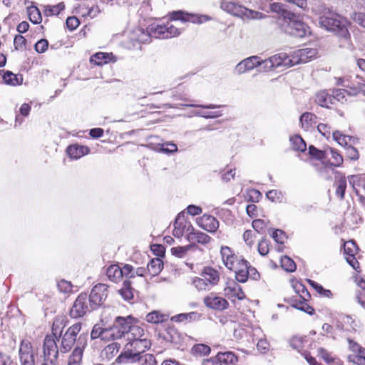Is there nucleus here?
Wrapping results in <instances>:
<instances>
[{
	"label": "nucleus",
	"instance_id": "obj_27",
	"mask_svg": "<svg viewBox=\"0 0 365 365\" xmlns=\"http://www.w3.org/2000/svg\"><path fill=\"white\" fill-rule=\"evenodd\" d=\"M337 327L345 331L351 332L355 331L356 324L350 316L341 315L337 321Z\"/></svg>",
	"mask_w": 365,
	"mask_h": 365
},
{
	"label": "nucleus",
	"instance_id": "obj_25",
	"mask_svg": "<svg viewBox=\"0 0 365 365\" xmlns=\"http://www.w3.org/2000/svg\"><path fill=\"white\" fill-rule=\"evenodd\" d=\"M187 239L193 247L197 243L202 245H206L209 243L211 237L204 232L194 230L187 234Z\"/></svg>",
	"mask_w": 365,
	"mask_h": 365
},
{
	"label": "nucleus",
	"instance_id": "obj_54",
	"mask_svg": "<svg viewBox=\"0 0 365 365\" xmlns=\"http://www.w3.org/2000/svg\"><path fill=\"white\" fill-rule=\"evenodd\" d=\"M293 287L296 293L299 294L297 297L302 298L303 299H306V297L310 298V294L309 292L302 284L297 282L295 284L293 285Z\"/></svg>",
	"mask_w": 365,
	"mask_h": 365
},
{
	"label": "nucleus",
	"instance_id": "obj_41",
	"mask_svg": "<svg viewBox=\"0 0 365 365\" xmlns=\"http://www.w3.org/2000/svg\"><path fill=\"white\" fill-rule=\"evenodd\" d=\"M110 336V329H103L98 324H96L91 333V338L92 339L101 338L104 339Z\"/></svg>",
	"mask_w": 365,
	"mask_h": 365
},
{
	"label": "nucleus",
	"instance_id": "obj_29",
	"mask_svg": "<svg viewBox=\"0 0 365 365\" xmlns=\"http://www.w3.org/2000/svg\"><path fill=\"white\" fill-rule=\"evenodd\" d=\"M106 274L108 279L115 283L120 282L123 279L121 267L118 264H111L107 269Z\"/></svg>",
	"mask_w": 365,
	"mask_h": 365
},
{
	"label": "nucleus",
	"instance_id": "obj_7",
	"mask_svg": "<svg viewBox=\"0 0 365 365\" xmlns=\"http://www.w3.org/2000/svg\"><path fill=\"white\" fill-rule=\"evenodd\" d=\"M81 330V324L76 323L67 329L62 334V331L58 330V341L61 339L60 351L63 353L69 351L75 343L77 344V336Z\"/></svg>",
	"mask_w": 365,
	"mask_h": 365
},
{
	"label": "nucleus",
	"instance_id": "obj_24",
	"mask_svg": "<svg viewBox=\"0 0 365 365\" xmlns=\"http://www.w3.org/2000/svg\"><path fill=\"white\" fill-rule=\"evenodd\" d=\"M89 152L90 149L88 147L78 144L71 145L66 149L68 155L73 160H78L88 154Z\"/></svg>",
	"mask_w": 365,
	"mask_h": 365
},
{
	"label": "nucleus",
	"instance_id": "obj_5",
	"mask_svg": "<svg viewBox=\"0 0 365 365\" xmlns=\"http://www.w3.org/2000/svg\"><path fill=\"white\" fill-rule=\"evenodd\" d=\"M220 281V274L217 270L207 267L204 268L199 277L192 279V284L198 291H209L217 285Z\"/></svg>",
	"mask_w": 365,
	"mask_h": 365
},
{
	"label": "nucleus",
	"instance_id": "obj_2",
	"mask_svg": "<svg viewBox=\"0 0 365 365\" xmlns=\"http://www.w3.org/2000/svg\"><path fill=\"white\" fill-rule=\"evenodd\" d=\"M220 8L224 11L232 16L241 18L243 20L267 19L269 22L273 21L272 18L267 16L261 12L249 9L230 0H222L220 3Z\"/></svg>",
	"mask_w": 365,
	"mask_h": 365
},
{
	"label": "nucleus",
	"instance_id": "obj_53",
	"mask_svg": "<svg viewBox=\"0 0 365 365\" xmlns=\"http://www.w3.org/2000/svg\"><path fill=\"white\" fill-rule=\"evenodd\" d=\"M135 359V361H139L140 365H156V360L154 356L150 354H146L143 356L140 355Z\"/></svg>",
	"mask_w": 365,
	"mask_h": 365
},
{
	"label": "nucleus",
	"instance_id": "obj_21",
	"mask_svg": "<svg viewBox=\"0 0 365 365\" xmlns=\"http://www.w3.org/2000/svg\"><path fill=\"white\" fill-rule=\"evenodd\" d=\"M259 65V58L257 56L248 57L237 64L235 71L237 74H242L250 71Z\"/></svg>",
	"mask_w": 365,
	"mask_h": 365
},
{
	"label": "nucleus",
	"instance_id": "obj_12",
	"mask_svg": "<svg viewBox=\"0 0 365 365\" xmlns=\"http://www.w3.org/2000/svg\"><path fill=\"white\" fill-rule=\"evenodd\" d=\"M170 19L173 21H181L182 22L202 24L210 21L211 17L207 15H197L179 10L170 14Z\"/></svg>",
	"mask_w": 365,
	"mask_h": 365
},
{
	"label": "nucleus",
	"instance_id": "obj_39",
	"mask_svg": "<svg viewBox=\"0 0 365 365\" xmlns=\"http://www.w3.org/2000/svg\"><path fill=\"white\" fill-rule=\"evenodd\" d=\"M3 80L5 83L11 86H17L21 85L23 81V78L21 76H18L13 73L11 71H5L3 75Z\"/></svg>",
	"mask_w": 365,
	"mask_h": 365
},
{
	"label": "nucleus",
	"instance_id": "obj_52",
	"mask_svg": "<svg viewBox=\"0 0 365 365\" xmlns=\"http://www.w3.org/2000/svg\"><path fill=\"white\" fill-rule=\"evenodd\" d=\"M309 153L312 157L320 160H324L328 156V151L319 150L313 145L309 146Z\"/></svg>",
	"mask_w": 365,
	"mask_h": 365
},
{
	"label": "nucleus",
	"instance_id": "obj_11",
	"mask_svg": "<svg viewBox=\"0 0 365 365\" xmlns=\"http://www.w3.org/2000/svg\"><path fill=\"white\" fill-rule=\"evenodd\" d=\"M220 253L225 266L230 270L237 268V266H240L241 262L246 261L242 256L236 255L227 246L222 247Z\"/></svg>",
	"mask_w": 365,
	"mask_h": 365
},
{
	"label": "nucleus",
	"instance_id": "obj_35",
	"mask_svg": "<svg viewBox=\"0 0 365 365\" xmlns=\"http://www.w3.org/2000/svg\"><path fill=\"white\" fill-rule=\"evenodd\" d=\"M163 268V263L160 258L152 259L147 266V271L152 276L158 275Z\"/></svg>",
	"mask_w": 365,
	"mask_h": 365
},
{
	"label": "nucleus",
	"instance_id": "obj_23",
	"mask_svg": "<svg viewBox=\"0 0 365 365\" xmlns=\"http://www.w3.org/2000/svg\"><path fill=\"white\" fill-rule=\"evenodd\" d=\"M197 224L203 230L213 232L219 227L218 220L213 216L210 215H203L197 219Z\"/></svg>",
	"mask_w": 365,
	"mask_h": 365
},
{
	"label": "nucleus",
	"instance_id": "obj_10",
	"mask_svg": "<svg viewBox=\"0 0 365 365\" xmlns=\"http://www.w3.org/2000/svg\"><path fill=\"white\" fill-rule=\"evenodd\" d=\"M108 296V286L105 284L95 285L89 295V303L91 309H96L103 305Z\"/></svg>",
	"mask_w": 365,
	"mask_h": 365
},
{
	"label": "nucleus",
	"instance_id": "obj_34",
	"mask_svg": "<svg viewBox=\"0 0 365 365\" xmlns=\"http://www.w3.org/2000/svg\"><path fill=\"white\" fill-rule=\"evenodd\" d=\"M113 58V54L108 53H102L99 52L96 53L95 55H93L91 57V62L93 63L96 65H103L109 63L112 61Z\"/></svg>",
	"mask_w": 365,
	"mask_h": 365
},
{
	"label": "nucleus",
	"instance_id": "obj_63",
	"mask_svg": "<svg viewBox=\"0 0 365 365\" xmlns=\"http://www.w3.org/2000/svg\"><path fill=\"white\" fill-rule=\"evenodd\" d=\"M58 290L63 293H68L72 290L71 283L68 281L62 279L57 284Z\"/></svg>",
	"mask_w": 365,
	"mask_h": 365
},
{
	"label": "nucleus",
	"instance_id": "obj_1",
	"mask_svg": "<svg viewBox=\"0 0 365 365\" xmlns=\"http://www.w3.org/2000/svg\"><path fill=\"white\" fill-rule=\"evenodd\" d=\"M278 26L284 33L298 38L310 34L309 27L293 13H285L278 21Z\"/></svg>",
	"mask_w": 365,
	"mask_h": 365
},
{
	"label": "nucleus",
	"instance_id": "obj_15",
	"mask_svg": "<svg viewBox=\"0 0 365 365\" xmlns=\"http://www.w3.org/2000/svg\"><path fill=\"white\" fill-rule=\"evenodd\" d=\"M362 93L365 96V84H359L357 86L350 87L349 90L335 89L331 96L332 101L336 100L339 102L344 103L346 101V95L356 96Z\"/></svg>",
	"mask_w": 365,
	"mask_h": 365
},
{
	"label": "nucleus",
	"instance_id": "obj_26",
	"mask_svg": "<svg viewBox=\"0 0 365 365\" xmlns=\"http://www.w3.org/2000/svg\"><path fill=\"white\" fill-rule=\"evenodd\" d=\"M272 66L274 68L283 66L286 67L292 66L291 56L285 53H281L269 58Z\"/></svg>",
	"mask_w": 365,
	"mask_h": 365
},
{
	"label": "nucleus",
	"instance_id": "obj_48",
	"mask_svg": "<svg viewBox=\"0 0 365 365\" xmlns=\"http://www.w3.org/2000/svg\"><path fill=\"white\" fill-rule=\"evenodd\" d=\"M118 292L122 297L126 301H129L133 297V291L130 287V282L128 280H125L123 282V287L119 289Z\"/></svg>",
	"mask_w": 365,
	"mask_h": 365
},
{
	"label": "nucleus",
	"instance_id": "obj_16",
	"mask_svg": "<svg viewBox=\"0 0 365 365\" xmlns=\"http://www.w3.org/2000/svg\"><path fill=\"white\" fill-rule=\"evenodd\" d=\"M317 54L316 48H305L299 49L291 55L292 66L304 63L315 58Z\"/></svg>",
	"mask_w": 365,
	"mask_h": 365
},
{
	"label": "nucleus",
	"instance_id": "obj_45",
	"mask_svg": "<svg viewBox=\"0 0 365 365\" xmlns=\"http://www.w3.org/2000/svg\"><path fill=\"white\" fill-rule=\"evenodd\" d=\"M281 267L284 270L288 272H293L296 270L297 265L289 257L284 255L280 259Z\"/></svg>",
	"mask_w": 365,
	"mask_h": 365
},
{
	"label": "nucleus",
	"instance_id": "obj_42",
	"mask_svg": "<svg viewBox=\"0 0 365 365\" xmlns=\"http://www.w3.org/2000/svg\"><path fill=\"white\" fill-rule=\"evenodd\" d=\"M120 348V344L117 342H113L107 345L103 350L102 354L108 359H112L118 354Z\"/></svg>",
	"mask_w": 365,
	"mask_h": 365
},
{
	"label": "nucleus",
	"instance_id": "obj_32",
	"mask_svg": "<svg viewBox=\"0 0 365 365\" xmlns=\"http://www.w3.org/2000/svg\"><path fill=\"white\" fill-rule=\"evenodd\" d=\"M128 342H133V341L140 340L143 338H148V334L145 333L143 328L139 326L134 325L133 327L128 331L126 336Z\"/></svg>",
	"mask_w": 365,
	"mask_h": 365
},
{
	"label": "nucleus",
	"instance_id": "obj_51",
	"mask_svg": "<svg viewBox=\"0 0 365 365\" xmlns=\"http://www.w3.org/2000/svg\"><path fill=\"white\" fill-rule=\"evenodd\" d=\"M192 248V245H188L186 246H179L171 248V253L172 255L179 257L182 258L185 256L187 252Z\"/></svg>",
	"mask_w": 365,
	"mask_h": 365
},
{
	"label": "nucleus",
	"instance_id": "obj_38",
	"mask_svg": "<svg viewBox=\"0 0 365 365\" xmlns=\"http://www.w3.org/2000/svg\"><path fill=\"white\" fill-rule=\"evenodd\" d=\"M333 139L336 141L340 145L346 148L351 144L354 139L351 136L343 135L341 132L335 130L332 132Z\"/></svg>",
	"mask_w": 365,
	"mask_h": 365
},
{
	"label": "nucleus",
	"instance_id": "obj_37",
	"mask_svg": "<svg viewBox=\"0 0 365 365\" xmlns=\"http://www.w3.org/2000/svg\"><path fill=\"white\" fill-rule=\"evenodd\" d=\"M163 338L168 342L178 344L180 341V334L174 327H169L162 333Z\"/></svg>",
	"mask_w": 365,
	"mask_h": 365
},
{
	"label": "nucleus",
	"instance_id": "obj_18",
	"mask_svg": "<svg viewBox=\"0 0 365 365\" xmlns=\"http://www.w3.org/2000/svg\"><path fill=\"white\" fill-rule=\"evenodd\" d=\"M203 302L206 307L217 311H223L229 307V303L225 298L216 296L214 294L205 297Z\"/></svg>",
	"mask_w": 365,
	"mask_h": 365
},
{
	"label": "nucleus",
	"instance_id": "obj_44",
	"mask_svg": "<svg viewBox=\"0 0 365 365\" xmlns=\"http://www.w3.org/2000/svg\"><path fill=\"white\" fill-rule=\"evenodd\" d=\"M211 349L209 346L204 344H197L191 349V352L196 356H205L210 354Z\"/></svg>",
	"mask_w": 365,
	"mask_h": 365
},
{
	"label": "nucleus",
	"instance_id": "obj_46",
	"mask_svg": "<svg viewBox=\"0 0 365 365\" xmlns=\"http://www.w3.org/2000/svg\"><path fill=\"white\" fill-rule=\"evenodd\" d=\"M28 16L29 20L34 24H38L42 21L41 14L36 6L28 8Z\"/></svg>",
	"mask_w": 365,
	"mask_h": 365
},
{
	"label": "nucleus",
	"instance_id": "obj_49",
	"mask_svg": "<svg viewBox=\"0 0 365 365\" xmlns=\"http://www.w3.org/2000/svg\"><path fill=\"white\" fill-rule=\"evenodd\" d=\"M270 10L274 12L277 13L279 16L277 19V24H278V21L284 17L285 13H291L290 11L286 10L284 7V5L280 3H272L269 5Z\"/></svg>",
	"mask_w": 365,
	"mask_h": 365
},
{
	"label": "nucleus",
	"instance_id": "obj_61",
	"mask_svg": "<svg viewBox=\"0 0 365 365\" xmlns=\"http://www.w3.org/2000/svg\"><path fill=\"white\" fill-rule=\"evenodd\" d=\"M349 359L358 364L362 363L363 361H365V349L361 346L360 349L356 352V355H350Z\"/></svg>",
	"mask_w": 365,
	"mask_h": 365
},
{
	"label": "nucleus",
	"instance_id": "obj_19",
	"mask_svg": "<svg viewBox=\"0 0 365 365\" xmlns=\"http://www.w3.org/2000/svg\"><path fill=\"white\" fill-rule=\"evenodd\" d=\"M87 343V334H81L78 337L77 346L72 352L69 357V362L81 365L82 356L83 354V349Z\"/></svg>",
	"mask_w": 365,
	"mask_h": 365
},
{
	"label": "nucleus",
	"instance_id": "obj_8",
	"mask_svg": "<svg viewBox=\"0 0 365 365\" xmlns=\"http://www.w3.org/2000/svg\"><path fill=\"white\" fill-rule=\"evenodd\" d=\"M148 34H149L150 39L151 37L156 38H169L180 35V31L170 24H159L153 23L147 28Z\"/></svg>",
	"mask_w": 365,
	"mask_h": 365
},
{
	"label": "nucleus",
	"instance_id": "obj_28",
	"mask_svg": "<svg viewBox=\"0 0 365 365\" xmlns=\"http://www.w3.org/2000/svg\"><path fill=\"white\" fill-rule=\"evenodd\" d=\"M309 299V298L307 297H306V299H303L299 297L292 299L291 305L297 309L302 311L309 315H312L314 314V309L307 303V301Z\"/></svg>",
	"mask_w": 365,
	"mask_h": 365
},
{
	"label": "nucleus",
	"instance_id": "obj_55",
	"mask_svg": "<svg viewBox=\"0 0 365 365\" xmlns=\"http://www.w3.org/2000/svg\"><path fill=\"white\" fill-rule=\"evenodd\" d=\"M344 250L346 256H351L356 254L358 248L354 241L350 240L344 243Z\"/></svg>",
	"mask_w": 365,
	"mask_h": 365
},
{
	"label": "nucleus",
	"instance_id": "obj_31",
	"mask_svg": "<svg viewBox=\"0 0 365 365\" xmlns=\"http://www.w3.org/2000/svg\"><path fill=\"white\" fill-rule=\"evenodd\" d=\"M217 359L220 365L235 364L238 361L237 356L232 351L219 352Z\"/></svg>",
	"mask_w": 365,
	"mask_h": 365
},
{
	"label": "nucleus",
	"instance_id": "obj_60",
	"mask_svg": "<svg viewBox=\"0 0 365 365\" xmlns=\"http://www.w3.org/2000/svg\"><path fill=\"white\" fill-rule=\"evenodd\" d=\"M26 40L21 35H16L14 39V46L16 50H23L26 48Z\"/></svg>",
	"mask_w": 365,
	"mask_h": 365
},
{
	"label": "nucleus",
	"instance_id": "obj_59",
	"mask_svg": "<svg viewBox=\"0 0 365 365\" xmlns=\"http://www.w3.org/2000/svg\"><path fill=\"white\" fill-rule=\"evenodd\" d=\"M346 148V155L351 160H356L359 158V153L356 148H355L352 143L348 145Z\"/></svg>",
	"mask_w": 365,
	"mask_h": 365
},
{
	"label": "nucleus",
	"instance_id": "obj_36",
	"mask_svg": "<svg viewBox=\"0 0 365 365\" xmlns=\"http://www.w3.org/2000/svg\"><path fill=\"white\" fill-rule=\"evenodd\" d=\"M316 103L322 107L329 108L332 104V97L326 91H321L316 94Z\"/></svg>",
	"mask_w": 365,
	"mask_h": 365
},
{
	"label": "nucleus",
	"instance_id": "obj_57",
	"mask_svg": "<svg viewBox=\"0 0 365 365\" xmlns=\"http://www.w3.org/2000/svg\"><path fill=\"white\" fill-rule=\"evenodd\" d=\"M193 115L196 116L202 117L204 118H215L222 115L221 111H213V112H201V111H195L193 112Z\"/></svg>",
	"mask_w": 365,
	"mask_h": 365
},
{
	"label": "nucleus",
	"instance_id": "obj_47",
	"mask_svg": "<svg viewBox=\"0 0 365 365\" xmlns=\"http://www.w3.org/2000/svg\"><path fill=\"white\" fill-rule=\"evenodd\" d=\"M290 142L294 150L304 152L307 149V145L302 138L298 135L290 138Z\"/></svg>",
	"mask_w": 365,
	"mask_h": 365
},
{
	"label": "nucleus",
	"instance_id": "obj_62",
	"mask_svg": "<svg viewBox=\"0 0 365 365\" xmlns=\"http://www.w3.org/2000/svg\"><path fill=\"white\" fill-rule=\"evenodd\" d=\"M48 47V42L46 39L42 38L36 42L34 46V48L36 52L39 53H44Z\"/></svg>",
	"mask_w": 365,
	"mask_h": 365
},
{
	"label": "nucleus",
	"instance_id": "obj_20",
	"mask_svg": "<svg viewBox=\"0 0 365 365\" xmlns=\"http://www.w3.org/2000/svg\"><path fill=\"white\" fill-rule=\"evenodd\" d=\"M225 295L232 301L236 299L242 300L245 298V294L242 291V287L235 281H231L227 284L224 288Z\"/></svg>",
	"mask_w": 365,
	"mask_h": 365
},
{
	"label": "nucleus",
	"instance_id": "obj_43",
	"mask_svg": "<svg viewBox=\"0 0 365 365\" xmlns=\"http://www.w3.org/2000/svg\"><path fill=\"white\" fill-rule=\"evenodd\" d=\"M168 316L160 313L158 311H153L148 313L145 317V320L149 323L158 324L166 321Z\"/></svg>",
	"mask_w": 365,
	"mask_h": 365
},
{
	"label": "nucleus",
	"instance_id": "obj_33",
	"mask_svg": "<svg viewBox=\"0 0 365 365\" xmlns=\"http://www.w3.org/2000/svg\"><path fill=\"white\" fill-rule=\"evenodd\" d=\"M317 116L312 113L306 112L303 113L299 118V121L302 128L309 130L316 124Z\"/></svg>",
	"mask_w": 365,
	"mask_h": 365
},
{
	"label": "nucleus",
	"instance_id": "obj_22",
	"mask_svg": "<svg viewBox=\"0 0 365 365\" xmlns=\"http://www.w3.org/2000/svg\"><path fill=\"white\" fill-rule=\"evenodd\" d=\"M129 39L134 47H137L138 44L149 43L150 36L147 30L145 31L140 27L135 28L129 34Z\"/></svg>",
	"mask_w": 365,
	"mask_h": 365
},
{
	"label": "nucleus",
	"instance_id": "obj_6",
	"mask_svg": "<svg viewBox=\"0 0 365 365\" xmlns=\"http://www.w3.org/2000/svg\"><path fill=\"white\" fill-rule=\"evenodd\" d=\"M58 328L55 324L53 325L52 334L46 336L43 341V353L44 361L49 362L51 365H56L58 351L56 341H58Z\"/></svg>",
	"mask_w": 365,
	"mask_h": 365
},
{
	"label": "nucleus",
	"instance_id": "obj_56",
	"mask_svg": "<svg viewBox=\"0 0 365 365\" xmlns=\"http://www.w3.org/2000/svg\"><path fill=\"white\" fill-rule=\"evenodd\" d=\"M65 9L63 3H59L54 6H48L46 9V15H58Z\"/></svg>",
	"mask_w": 365,
	"mask_h": 365
},
{
	"label": "nucleus",
	"instance_id": "obj_50",
	"mask_svg": "<svg viewBox=\"0 0 365 365\" xmlns=\"http://www.w3.org/2000/svg\"><path fill=\"white\" fill-rule=\"evenodd\" d=\"M307 282L319 294L327 298L332 297V293L329 289H325L321 284L312 279H307Z\"/></svg>",
	"mask_w": 365,
	"mask_h": 365
},
{
	"label": "nucleus",
	"instance_id": "obj_4",
	"mask_svg": "<svg viewBox=\"0 0 365 365\" xmlns=\"http://www.w3.org/2000/svg\"><path fill=\"white\" fill-rule=\"evenodd\" d=\"M150 345V340L148 338L128 342L125 346L124 352L118 356L116 361L118 363H125L128 361H135V358L148 350Z\"/></svg>",
	"mask_w": 365,
	"mask_h": 365
},
{
	"label": "nucleus",
	"instance_id": "obj_3",
	"mask_svg": "<svg viewBox=\"0 0 365 365\" xmlns=\"http://www.w3.org/2000/svg\"><path fill=\"white\" fill-rule=\"evenodd\" d=\"M319 24L327 31L335 32L339 36L346 37L349 34L344 19L329 9H324L319 16Z\"/></svg>",
	"mask_w": 365,
	"mask_h": 365
},
{
	"label": "nucleus",
	"instance_id": "obj_13",
	"mask_svg": "<svg viewBox=\"0 0 365 365\" xmlns=\"http://www.w3.org/2000/svg\"><path fill=\"white\" fill-rule=\"evenodd\" d=\"M87 299V294L84 293L78 296L70 310V315L72 318L83 317L87 312L93 310L91 308V304L88 305Z\"/></svg>",
	"mask_w": 365,
	"mask_h": 365
},
{
	"label": "nucleus",
	"instance_id": "obj_30",
	"mask_svg": "<svg viewBox=\"0 0 365 365\" xmlns=\"http://www.w3.org/2000/svg\"><path fill=\"white\" fill-rule=\"evenodd\" d=\"M248 264L249 263L246 260L244 262H241L240 266H237V268L232 269L235 273V278L237 282L244 283L247 280L249 275Z\"/></svg>",
	"mask_w": 365,
	"mask_h": 365
},
{
	"label": "nucleus",
	"instance_id": "obj_9",
	"mask_svg": "<svg viewBox=\"0 0 365 365\" xmlns=\"http://www.w3.org/2000/svg\"><path fill=\"white\" fill-rule=\"evenodd\" d=\"M133 318L130 316L127 317H118L112 327L110 328V337L113 339H120L128 334V331L133 327Z\"/></svg>",
	"mask_w": 365,
	"mask_h": 365
},
{
	"label": "nucleus",
	"instance_id": "obj_17",
	"mask_svg": "<svg viewBox=\"0 0 365 365\" xmlns=\"http://www.w3.org/2000/svg\"><path fill=\"white\" fill-rule=\"evenodd\" d=\"M330 155V163L329 165H324L323 168L319 170V173L322 177L329 179L331 176L327 174L329 171L333 172L332 167H339L343 163L342 156L335 150L330 149L328 153V155Z\"/></svg>",
	"mask_w": 365,
	"mask_h": 365
},
{
	"label": "nucleus",
	"instance_id": "obj_14",
	"mask_svg": "<svg viewBox=\"0 0 365 365\" xmlns=\"http://www.w3.org/2000/svg\"><path fill=\"white\" fill-rule=\"evenodd\" d=\"M19 356L21 365H35L34 351L29 340L23 339L21 341Z\"/></svg>",
	"mask_w": 365,
	"mask_h": 365
},
{
	"label": "nucleus",
	"instance_id": "obj_64",
	"mask_svg": "<svg viewBox=\"0 0 365 365\" xmlns=\"http://www.w3.org/2000/svg\"><path fill=\"white\" fill-rule=\"evenodd\" d=\"M258 252L262 256H265L266 255L268 254L269 241L267 239L263 238L258 243Z\"/></svg>",
	"mask_w": 365,
	"mask_h": 365
},
{
	"label": "nucleus",
	"instance_id": "obj_40",
	"mask_svg": "<svg viewBox=\"0 0 365 365\" xmlns=\"http://www.w3.org/2000/svg\"><path fill=\"white\" fill-rule=\"evenodd\" d=\"M336 187V195L340 197L341 200L344 199V193L346 188V180L344 176H336L334 182Z\"/></svg>",
	"mask_w": 365,
	"mask_h": 365
},
{
	"label": "nucleus",
	"instance_id": "obj_58",
	"mask_svg": "<svg viewBox=\"0 0 365 365\" xmlns=\"http://www.w3.org/2000/svg\"><path fill=\"white\" fill-rule=\"evenodd\" d=\"M159 150L163 153L170 155V154L177 152L178 147L174 143H167L161 144L160 147L159 148Z\"/></svg>",
	"mask_w": 365,
	"mask_h": 365
}]
</instances>
